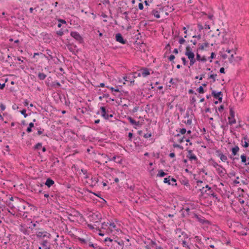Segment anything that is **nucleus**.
I'll use <instances>...</instances> for the list:
<instances>
[{
    "label": "nucleus",
    "instance_id": "nucleus-1",
    "mask_svg": "<svg viewBox=\"0 0 249 249\" xmlns=\"http://www.w3.org/2000/svg\"><path fill=\"white\" fill-rule=\"evenodd\" d=\"M200 191L201 192V195L204 196L205 197L210 196L217 199V195L215 193L214 190L208 185H206L205 187H203L202 188L200 189Z\"/></svg>",
    "mask_w": 249,
    "mask_h": 249
},
{
    "label": "nucleus",
    "instance_id": "nucleus-2",
    "mask_svg": "<svg viewBox=\"0 0 249 249\" xmlns=\"http://www.w3.org/2000/svg\"><path fill=\"white\" fill-rule=\"evenodd\" d=\"M110 111L107 110L105 107H101L100 110L98 111L97 114H100L102 117L105 120H108L109 118H112L113 115L112 114H109Z\"/></svg>",
    "mask_w": 249,
    "mask_h": 249
},
{
    "label": "nucleus",
    "instance_id": "nucleus-3",
    "mask_svg": "<svg viewBox=\"0 0 249 249\" xmlns=\"http://www.w3.org/2000/svg\"><path fill=\"white\" fill-rule=\"evenodd\" d=\"M229 109H230V116L228 118V124H229L230 125H232L236 123V120L234 118L235 112L234 110V108L230 106L229 107Z\"/></svg>",
    "mask_w": 249,
    "mask_h": 249
},
{
    "label": "nucleus",
    "instance_id": "nucleus-4",
    "mask_svg": "<svg viewBox=\"0 0 249 249\" xmlns=\"http://www.w3.org/2000/svg\"><path fill=\"white\" fill-rule=\"evenodd\" d=\"M36 236L39 239L51 238V234L46 231H36Z\"/></svg>",
    "mask_w": 249,
    "mask_h": 249
},
{
    "label": "nucleus",
    "instance_id": "nucleus-5",
    "mask_svg": "<svg viewBox=\"0 0 249 249\" xmlns=\"http://www.w3.org/2000/svg\"><path fill=\"white\" fill-rule=\"evenodd\" d=\"M109 230L108 234L112 233L113 231H116L118 232L120 230L118 228L114 221L112 220L109 221Z\"/></svg>",
    "mask_w": 249,
    "mask_h": 249
},
{
    "label": "nucleus",
    "instance_id": "nucleus-6",
    "mask_svg": "<svg viewBox=\"0 0 249 249\" xmlns=\"http://www.w3.org/2000/svg\"><path fill=\"white\" fill-rule=\"evenodd\" d=\"M18 229L19 231L23 234L26 235H29L30 234V231L28 230V228L26 224H20L18 226Z\"/></svg>",
    "mask_w": 249,
    "mask_h": 249
},
{
    "label": "nucleus",
    "instance_id": "nucleus-7",
    "mask_svg": "<svg viewBox=\"0 0 249 249\" xmlns=\"http://www.w3.org/2000/svg\"><path fill=\"white\" fill-rule=\"evenodd\" d=\"M187 158L190 161L194 160L195 162H197L198 159L196 156L193 153L192 150H189L187 151Z\"/></svg>",
    "mask_w": 249,
    "mask_h": 249
},
{
    "label": "nucleus",
    "instance_id": "nucleus-8",
    "mask_svg": "<svg viewBox=\"0 0 249 249\" xmlns=\"http://www.w3.org/2000/svg\"><path fill=\"white\" fill-rule=\"evenodd\" d=\"M71 36L73 37L79 43H82L83 41V39L80 35L76 31H72L71 33Z\"/></svg>",
    "mask_w": 249,
    "mask_h": 249
},
{
    "label": "nucleus",
    "instance_id": "nucleus-9",
    "mask_svg": "<svg viewBox=\"0 0 249 249\" xmlns=\"http://www.w3.org/2000/svg\"><path fill=\"white\" fill-rule=\"evenodd\" d=\"M192 218H195L197 219V221L201 224H205L207 223L208 221L206 220L205 218L201 215H198L196 213H192Z\"/></svg>",
    "mask_w": 249,
    "mask_h": 249
},
{
    "label": "nucleus",
    "instance_id": "nucleus-10",
    "mask_svg": "<svg viewBox=\"0 0 249 249\" xmlns=\"http://www.w3.org/2000/svg\"><path fill=\"white\" fill-rule=\"evenodd\" d=\"M180 237H182V238L181 239L182 243L181 244L182 245L183 247H185L187 249H189V246L188 245L187 242L185 241V239L188 238L187 235L184 232L181 231V230H180Z\"/></svg>",
    "mask_w": 249,
    "mask_h": 249
},
{
    "label": "nucleus",
    "instance_id": "nucleus-11",
    "mask_svg": "<svg viewBox=\"0 0 249 249\" xmlns=\"http://www.w3.org/2000/svg\"><path fill=\"white\" fill-rule=\"evenodd\" d=\"M215 153H216V156L219 157L222 161H223V162L227 161V162L228 163H229V162L227 161V160H228L227 157L225 155H224L220 150H216Z\"/></svg>",
    "mask_w": 249,
    "mask_h": 249
},
{
    "label": "nucleus",
    "instance_id": "nucleus-12",
    "mask_svg": "<svg viewBox=\"0 0 249 249\" xmlns=\"http://www.w3.org/2000/svg\"><path fill=\"white\" fill-rule=\"evenodd\" d=\"M212 95L213 96L215 99H218L219 102H222L223 94L221 91L216 92L215 90H213Z\"/></svg>",
    "mask_w": 249,
    "mask_h": 249
},
{
    "label": "nucleus",
    "instance_id": "nucleus-13",
    "mask_svg": "<svg viewBox=\"0 0 249 249\" xmlns=\"http://www.w3.org/2000/svg\"><path fill=\"white\" fill-rule=\"evenodd\" d=\"M241 142L243 147L247 148L249 146V136L247 135H245Z\"/></svg>",
    "mask_w": 249,
    "mask_h": 249
},
{
    "label": "nucleus",
    "instance_id": "nucleus-14",
    "mask_svg": "<svg viewBox=\"0 0 249 249\" xmlns=\"http://www.w3.org/2000/svg\"><path fill=\"white\" fill-rule=\"evenodd\" d=\"M116 40L122 44H125L127 41L123 38L122 35L120 33H118L115 36Z\"/></svg>",
    "mask_w": 249,
    "mask_h": 249
},
{
    "label": "nucleus",
    "instance_id": "nucleus-15",
    "mask_svg": "<svg viewBox=\"0 0 249 249\" xmlns=\"http://www.w3.org/2000/svg\"><path fill=\"white\" fill-rule=\"evenodd\" d=\"M185 55L187 56L188 59L195 55L194 53L192 52L191 48L190 46H187L186 47Z\"/></svg>",
    "mask_w": 249,
    "mask_h": 249
},
{
    "label": "nucleus",
    "instance_id": "nucleus-16",
    "mask_svg": "<svg viewBox=\"0 0 249 249\" xmlns=\"http://www.w3.org/2000/svg\"><path fill=\"white\" fill-rule=\"evenodd\" d=\"M182 122L187 125H191L192 123V118H189V113H186L184 119L182 121Z\"/></svg>",
    "mask_w": 249,
    "mask_h": 249
},
{
    "label": "nucleus",
    "instance_id": "nucleus-17",
    "mask_svg": "<svg viewBox=\"0 0 249 249\" xmlns=\"http://www.w3.org/2000/svg\"><path fill=\"white\" fill-rule=\"evenodd\" d=\"M216 170L220 176H224L226 174V170L221 165L216 169Z\"/></svg>",
    "mask_w": 249,
    "mask_h": 249
},
{
    "label": "nucleus",
    "instance_id": "nucleus-18",
    "mask_svg": "<svg viewBox=\"0 0 249 249\" xmlns=\"http://www.w3.org/2000/svg\"><path fill=\"white\" fill-rule=\"evenodd\" d=\"M108 160L109 161H114L118 163H122V159L119 156H113L112 158H109Z\"/></svg>",
    "mask_w": 249,
    "mask_h": 249
},
{
    "label": "nucleus",
    "instance_id": "nucleus-19",
    "mask_svg": "<svg viewBox=\"0 0 249 249\" xmlns=\"http://www.w3.org/2000/svg\"><path fill=\"white\" fill-rule=\"evenodd\" d=\"M140 71L142 72L141 73V76L143 77H145L148 75H150V72L148 70V69L146 68H142L140 70Z\"/></svg>",
    "mask_w": 249,
    "mask_h": 249
},
{
    "label": "nucleus",
    "instance_id": "nucleus-20",
    "mask_svg": "<svg viewBox=\"0 0 249 249\" xmlns=\"http://www.w3.org/2000/svg\"><path fill=\"white\" fill-rule=\"evenodd\" d=\"M160 11H159L158 9L156 8L151 12V15L154 16L156 18H160Z\"/></svg>",
    "mask_w": 249,
    "mask_h": 249
},
{
    "label": "nucleus",
    "instance_id": "nucleus-21",
    "mask_svg": "<svg viewBox=\"0 0 249 249\" xmlns=\"http://www.w3.org/2000/svg\"><path fill=\"white\" fill-rule=\"evenodd\" d=\"M128 120L129 121L130 123L134 125V127L135 128H136V126H138L140 125V122L139 121H136L134 119H133L131 117H128L127 118Z\"/></svg>",
    "mask_w": 249,
    "mask_h": 249
},
{
    "label": "nucleus",
    "instance_id": "nucleus-22",
    "mask_svg": "<svg viewBox=\"0 0 249 249\" xmlns=\"http://www.w3.org/2000/svg\"><path fill=\"white\" fill-rule=\"evenodd\" d=\"M46 54L48 55V56H46L45 54H43L42 55L45 57L48 60H51L53 58V57L52 56L53 53L49 49H47L46 50Z\"/></svg>",
    "mask_w": 249,
    "mask_h": 249
},
{
    "label": "nucleus",
    "instance_id": "nucleus-23",
    "mask_svg": "<svg viewBox=\"0 0 249 249\" xmlns=\"http://www.w3.org/2000/svg\"><path fill=\"white\" fill-rule=\"evenodd\" d=\"M124 79L125 81L130 82V84L131 85H134L135 82V80L133 79V78H132L131 74H129L125 77H124Z\"/></svg>",
    "mask_w": 249,
    "mask_h": 249
},
{
    "label": "nucleus",
    "instance_id": "nucleus-24",
    "mask_svg": "<svg viewBox=\"0 0 249 249\" xmlns=\"http://www.w3.org/2000/svg\"><path fill=\"white\" fill-rule=\"evenodd\" d=\"M91 182L90 186L92 187L95 186L96 185V184L98 183V182L99 181L98 177H97L96 176L92 177L91 178Z\"/></svg>",
    "mask_w": 249,
    "mask_h": 249
},
{
    "label": "nucleus",
    "instance_id": "nucleus-25",
    "mask_svg": "<svg viewBox=\"0 0 249 249\" xmlns=\"http://www.w3.org/2000/svg\"><path fill=\"white\" fill-rule=\"evenodd\" d=\"M109 222H104L102 223L101 228L103 230H106V231L107 233L108 234V230H109Z\"/></svg>",
    "mask_w": 249,
    "mask_h": 249
},
{
    "label": "nucleus",
    "instance_id": "nucleus-26",
    "mask_svg": "<svg viewBox=\"0 0 249 249\" xmlns=\"http://www.w3.org/2000/svg\"><path fill=\"white\" fill-rule=\"evenodd\" d=\"M54 184V181L51 178H48L46 182H45L44 184L46 185L48 187H50L53 185Z\"/></svg>",
    "mask_w": 249,
    "mask_h": 249
},
{
    "label": "nucleus",
    "instance_id": "nucleus-27",
    "mask_svg": "<svg viewBox=\"0 0 249 249\" xmlns=\"http://www.w3.org/2000/svg\"><path fill=\"white\" fill-rule=\"evenodd\" d=\"M171 180V176H169L168 177L165 178L164 179L163 182L164 183H167L169 185H172V186H176L177 185V183L174 184L170 182Z\"/></svg>",
    "mask_w": 249,
    "mask_h": 249
},
{
    "label": "nucleus",
    "instance_id": "nucleus-28",
    "mask_svg": "<svg viewBox=\"0 0 249 249\" xmlns=\"http://www.w3.org/2000/svg\"><path fill=\"white\" fill-rule=\"evenodd\" d=\"M232 152V155L233 156H235L237 155V153L239 151V148L238 146L235 145L233 147H232L231 149Z\"/></svg>",
    "mask_w": 249,
    "mask_h": 249
},
{
    "label": "nucleus",
    "instance_id": "nucleus-29",
    "mask_svg": "<svg viewBox=\"0 0 249 249\" xmlns=\"http://www.w3.org/2000/svg\"><path fill=\"white\" fill-rule=\"evenodd\" d=\"M157 8L159 11H160V13H163L164 11H167V9L165 8V7L161 4L158 5Z\"/></svg>",
    "mask_w": 249,
    "mask_h": 249
},
{
    "label": "nucleus",
    "instance_id": "nucleus-30",
    "mask_svg": "<svg viewBox=\"0 0 249 249\" xmlns=\"http://www.w3.org/2000/svg\"><path fill=\"white\" fill-rule=\"evenodd\" d=\"M60 247L63 249H70L71 246L68 245L67 244V242L64 241L62 243L60 244Z\"/></svg>",
    "mask_w": 249,
    "mask_h": 249
},
{
    "label": "nucleus",
    "instance_id": "nucleus-31",
    "mask_svg": "<svg viewBox=\"0 0 249 249\" xmlns=\"http://www.w3.org/2000/svg\"><path fill=\"white\" fill-rule=\"evenodd\" d=\"M38 78L40 80H44L46 77V75L44 73L39 72L37 75Z\"/></svg>",
    "mask_w": 249,
    "mask_h": 249
},
{
    "label": "nucleus",
    "instance_id": "nucleus-32",
    "mask_svg": "<svg viewBox=\"0 0 249 249\" xmlns=\"http://www.w3.org/2000/svg\"><path fill=\"white\" fill-rule=\"evenodd\" d=\"M130 74H131L132 78H133L134 80L138 77L141 76L140 72H134L132 73H130Z\"/></svg>",
    "mask_w": 249,
    "mask_h": 249
},
{
    "label": "nucleus",
    "instance_id": "nucleus-33",
    "mask_svg": "<svg viewBox=\"0 0 249 249\" xmlns=\"http://www.w3.org/2000/svg\"><path fill=\"white\" fill-rule=\"evenodd\" d=\"M183 214L184 216L190 214V209L189 208H184L183 209Z\"/></svg>",
    "mask_w": 249,
    "mask_h": 249
},
{
    "label": "nucleus",
    "instance_id": "nucleus-34",
    "mask_svg": "<svg viewBox=\"0 0 249 249\" xmlns=\"http://www.w3.org/2000/svg\"><path fill=\"white\" fill-rule=\"evenodd\" d=\"M167 174L165 173L162 170H160L159 171V172L157 175V176L159 177H163L166 175Z\"/></svg>",
    "mask_w": 249,
    "mask_h": 249
},
{
    "label": "nucleus",
    "instance_id": "nucleus-35",
    "mask_svg": "<svg viewBox=\"0 0 249 249\" xmlns=\"http://www.w3.org/2000/svg\"><path fill=\"white\" fill-rule=\"evenodd\" d=\"M190 60V66H192L196 63V59L195 58V55H193L192 57L189 58Z\"/></svg>",
    "mask_w": 249,
    "mask_h": 249
},
{
    "label": "nucleus",
    "instance_id": "nucleus-36",
    "mask_svg": "<svg viewBox=\"0 0 249 249\" xmlns=\"http://www.w3.org/2000/svg\"><path fill=\"white\" fill-rule=\"evenodd\" d=\"M190 60V66H192L196 63V59L195 58V55H193L192 57L189 58Z\"/></svg>",
    "mask_w": 249,
    "mask_h": 249
},
{
    "label": "nucleus",
    "instance_id": "nucleus-37",
    "mask_svg": "<svg viewBox=\"0 0 249 249\" xmlns=\"http://www.w3.org/2000/svg\"><path fill=\"white\" fill-rule=\"evenodd\" d=\"M190 60V66H192L196 63V59L195 58V55H193L192 57L189 58Z\"/></svg>",
    "mask_w": 249,
    "mask_h": 249
},
{
    "label": "nucleus",
    "instance_id": "nucleus-38",
    "mask_svg": "<svg viewBox=\"0 0 249 249\" xmlns=\"http://www.w3.org/2000/svg\"><path fill=\"white\" fill-rule=\"evenodd\" d=\"M209 44L208 42H205L202 44H201V45H200L199 47V49L201 50H203L204 49V48H207V47H209Z\"/></svg>",
    "mask_w": 249,
    "mask_h": 249
},
{
    "label": "nucleus",
    "instance_id": "nucleus-39",
    "mask_svg": "<svg viewBox=\"0 0 249 249\" xmlns=\"http://www.w3.org/2000/svg\"><path fill=\"white\" fill-rule=\"evenodd\" d=\"M241 159L242 162L245 163V165H247V156L245 154H243L241 156Z\"/></svg>",
    "mask_w": 249,
    "mask_h": 249
},
{
    "label": "nucleus",
    "instance_id": "nucleus-40",
    "mask_svg": "<svg viewBox=\"0 0 249 249\" xmlns=\"http://www.w3.org/2000/svg\"><path fill=\"white\" fill-rule=\"evenodd\" d=\"M89 246L90 247H92L94 248V249H98V246L96 244H93L92 242H89L88 243Z\"/></svg>",
    "mask_w": 249,
    "mask_h": 249
},
{
    "label": "nucleus",
    "instance_id": "nucleus-41",
    "mask_svg": "<svg viewBox=\"0 0 249 249\" xmlns=\"http://www.w3.org/2000/svg\"><path fill=\"white\" fill-rule=\"evenodd\" d=\"M42 147V143L41 142H38L36 143L34 147V150H37Z\"/></svg>",
    "mask_w": 249,
    "mask_h": 249
},
{
    "label": "nucleus",
    "instance_id": "nucleus-42",
    "mask_svg": "<svg viewBox=\"0 0 249 249\" xmlns=\"http://www.w3.org/2000/svg\"><path fill=\"white\" fill-rule=\"evenodd\" d=\"M176 131L179 132L181 134H184L186 132V129L185 128H178Z\"/></svg>",
    "mask_w": 249,
    "mask_h": 249
},
{
    "label": "nucleus",
    "instance_id": "nucleus-43",
    "mask_svg": "<svg viewBox=\"0 0 249 249\" xmlns=\"http://www.w3.org/2000/svg\"><path fill=\"white\" fill-rule=\"evenodd\" d=\"M106 87L107 88V89H110L111 91H115V92H120V90H119V89L118 88H116V89H115L113 87H110L108 86H106Z\"/></svg>",
    "mask_w": 249,
    "mask_h": 249
},
{
    "label": "nucleus",
    "instance_id": "nucleus-44",
    "mask_svg": "<svg viewBox=\"0 0 249 249\" xmlns=\"http://www.w3.org/2000/svg\"><path fill=\"white\" fill-rule=\"evenodd\" d=\"M184 141H185L186 142H190V140H189V137L188 138H186L185 137H183L182 138H181V139H180V141H179V142L180 143H182L184 142Z\"/></svg>",
    "mask_w": 249,
    "mask_h": 249
},
{
    "label": "nucleus",
    "instance_id": "nucleus-45",
    "mask_svg": "<svg viewBox=\"0 0 249 249\" xmlns=\"http://www.w3.org/2000/svg\"><path fill=\"white\" fill-rule=\"evenodd\" d=\"M78 240L79 241H80L82 244H88V241L86 239H85L84 238H78Z\"/></svg>",
    "mask_w": 249,
    "mask_h": 249
},
{
    "label": "nucleus",
    "instance_id": "nucleus-46",
    "mask_svg": "<svg viewBox=\"0 0 249 249\" xmlns=\"http://www.w3.org/2000/svg\"><path fill=\"white\" fill-rule=\"evenodd\" d=\"M230 63H232L234 60V57L233 54H231L230 56L228 58Z\"/></svg>",
    "mask_w": 249,
    "mask_h": 249
},
{
    "label": "nucleus",
    "instance_id": "nucleus-47",
    "mask_svg": "<svg viewBox=\"0 0 249 249\" xmlns=\"http://www.w3.org/2000/svg\"><path fill=\"white\" fill-rule=\"evenodd\" d=\"M48 241L47 240H44L41 245H42V246L43 247V248H46V247H48L47 245H48Z\"/></svg>",
    "mask_w": 249,
    "mask_h": 249
},
{
    "label": "nucleus",
    "instance_id": "nucleus-48",
    "mask_svg": "<svg viewBox=\"0 0 249 249\" xmlns=\"http://www.w3.org/2000/svg\"><path fill=\"white\" fill-rule=\"evenodd\" d=\"M196 90L199 93H203L204 92V89L202 86H200Z\"/></svg>",
    "mask_w": 249,
    "mask_h": 249
},
{
    "label": "nucleus",
    "instance_id": "nucleus-49",
    "mask_svg": "<svg viewBox=\"0 0 249 249\" xmlns=\"http://www.w3.org/2000/svg\"><path fill=\"white\" fill-rule=\"evenodd\" d=\"M215 56V54L214 53L212 52L211 53L210 57L208 58V59L210 60V62H212V59H213Z\"/></svg>",
    "mask_w": 249,
    "mask_h": 249
},
{
    "label": "nucleus",
    "instance_id": "nucleus-50",
    "mask_svg": "<svg viewBox=\"0 0 249 249\" xmlns=\"http://www.w3.org/2000/svg\"><path fill=\"white\" fill-rule=\"evenodd\" d=\"M181 184L187 187L190 186L189 181L187 180H182V181L181 182Z\"/></svg>",
    "mask_w": 249,
    "mask_h": 249
},
{
    "label": "nucleus",
    "instance_id": "nucleus-51",
    "mask_svg": "<svg viewBox=\"0 0 249 249\" xmlns=\"http://www.w3.org/2000/svg\"><path fill=\"white\" fill-rule=\"evenodd\" d=\"M216 76H217V74H211L209 76V78L212 79L213 82H214L215 81V78H216Z\"/></svg>",
    "mask_w": 249,
    "mask_h": 249
},
{
    "label": "nucleus",
    "instance_id": "nucleus-52",
    "mask_svg": "<svg viewBox=\"0 0 249 249\" xmlns=\"http://www.w3.org/2000/svg\"><path fill=\"white\" fill-rule=\"evenodd\" d=\"M31 223H33L32 226L29 227V228L31 230H33L34 228L36 227V223H38V222L37 221H36L35 222L33 223L32 221Z\"/></svg>",
    "mask_w": 249,
    "mask_h": 249
},
{
    "label": "nucleus",
    "instance_id": "nucleus-53",
    "mask_svg": "<svg viewBox=\"0 0 249 249\" xmlns=\"http://www.w3.org/2000/svg\"><path fill=\"white\" fill-rule=\"evenodd\" d=\"M20 113L24 116L25 118L27 117V116H28L27 114L26 113V110L25 109H23L22 110H21Z\"/></svg>",
    "mask_w": 249,
    "mask_h": 249
},
{
    "label": "nucleus",
    "instance_id": "nucleus-54",
    "mask_svg": "<svg viewBox=\"0 0 249 249\" xmlns=\"http://www.w3.org/2000/svg\"><path fill=\"white\" fill-rule=\"evenodd\" d=\"M223 110H224V106L221 105V106H220L219 107H218V108L217 109H216V113L217 112V110L219 111V112H221L223 111Z\"/></svg>",
    "mask_w": 249,
    "mask_h": 249
},
{
    "label": "nucleus",
    "instance_id": "nucleus-55",
    "mask_svg": "<svg viewBox=\"0 0 249 249\" xmlns=\"http://www.w3.org/2000/svg\"><path fill=\"white\" fill-rule=\"evenodd\" d=\"M212 165L216 169L217 167H218L220 165L218 164L216 162L213 161L212 163Z\"/></svg>",
    "mask_w": 249,
    "mask_h": 249
},
{
    "label": "nucleus",
    "instance_id": "nucleus-56",
    "mask_svg": "<svg viewBox=\"0 0 249 249\" xmlns=\"http://www.w3.org/2000/svg\"><path fill=\"white\" fill-rule=\"evenodd\" d=\"M186 42L185 40L183 37H180V38L178 40V42L179 44H183Z\"/></svg>",
    "mask_w": 249,
    "mask_h": 249
},
{
    "label": "nucleus",
    "instance_id": "nucleus-57",
    "mask_svg": "<svg viewBox=\"0 0 249 249\" xmlns=\"http://www.w3.org/2000/svg\"><path fill=\"white\" fill-rule=\"evenodd\" d=\"M56 34L59 36H62L64 35V32L62 30H60L56 32Z\"/></svg>",
    "mask_w": 249,
    "mask_h": 249
},
{
    "label": "nucleus",
    "instance_id": "nucleus-58",
    "mask_svg": "<svg viewBox=\"0 0 249 249\" xmlns=\"http://www.w3.org/2000/svg\"><path fill=\"white\" fill-rule=\"evenodd\" d=\"M151 136V133H147L143 135V137L146 139L150 138Z\"/></svg>",
    "mask_w": 249,
    "mask_h": 249
},
{
    "label": "nucleus",
    "instance_id": "nucleus-59",
    "mask_svg": "<svg viewBox=\"0 0 249 249\" xmlns=\"http://www.w3.org/2000/svg\"><path fill=\"white\" fill-rule=\"evenodd\" d=\"M196 59L197 60V61H201V56H200V55L199 54V53H197L196 55Z\"/></svg>",
    "mask_w": 249,
    "mask_h": 249
},
{
    "label": "nucleus",
    "instance_id": "nucleus-60",
    "mask_svg": "<svg viewBox=\"0 0 249 249\" xmlns=\"http://www.w3.org/2000/svg\"><path fill=\"white\" fill-rule=\"evenodd\" d=\"M181 60L182 61L183 64L184 65H186L187 62V61L186 60V58L184 57H182L181 58Z\"/></svg>",
    "mask_w": 249,
    "mask_h": 249
},
{
    "label": "nucleus",
    "instance_id": "nucleus-61",
    "mask_svg": "<svg viewBox=\"0 0 249 249\" xmlns=\"http://www.w3.org/2000/svg\"><path fill=\"white\" fill-rule=\"evenodd\" d=\"M196 102V99L195 97H192L191 99V102L192 104H195Z\"/></svg>",
    "mask_w": 249,
    "mask_h": 249
},
{
    "label": "nucleus",
    "instance_id": "nucleus-62",
    "mask_svg": "<svg viewBox=\"0 0 249 249\" xmlns=\"http://www.w3.org/2000/svg\"><path fill=\"white\" fill-rule=\"evenodd\" d=\"M138 7L140 10H143V5L142 3H139Z\"/></svg>",
    "mask_w": 249,
    "mask_h": 249
},
{
    "label": "nucleus",
    "instance_id": "nucleus-63",
    "mask_svg": "<svg viewBox=\"0 0 249 249\" xmlns=\"http://www.w3.org/2000/svg\"><path fill=\"white\" fill-rule=\"evenodd\" d=\"M197 27H198L199 31L202 30L204 28V27L202 26V25H201L200 23L197 24Z\"/></svg>",
    "mask_w": 249,
    "mask_h": 249
},
{
    "label": "nucleus",
    "instance_id": "nucleus-64",
    "mask_svg": "<svg viewBox=\"0 0 249 249\" xmlns=\"http://www.w3.org/2000/svg\"><path fill=\"white\" fill-rule=\"evenodd\" d=\"M175 58V56L173 55V54H171L169 57V60L171 61H173L174 59Z\"/></svg>",
    "mask_w": 249,
    "mask_h": 249
}]
</instances>
